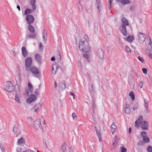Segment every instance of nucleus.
I'll return each mask as SVG.
<instances>
[{
    "instance_id": "obj_29",
    "label": "nucleus",
    "mask_w": 152,
    "mask_h": 152,
    "mask_svg": "<svg viewBox=\"0 0 152 152\" xmlns=\"http://www.w3.org/2000/svg\"><path fill=\"white\" fill-rule=\"evenodd\" d=\"M99 24L97 23H95L94 25V31L95 32H96L98 30Z\"/></svg>"
},
{
    "instance_id": "obj_35",
    "label": "nucleus",
    "mask_w": 152,
    "mask_h": 152,
    "mask_svg": "<svg viewBox=\"0 0 152 152\" xmlns=\"http://www.w3.org/2000/svg\"><path fill=\"white\" fill-rule=\"evenodd\" d=\"M15 99L17 102L19 103H20V99L17 95V93L15 95Z\"/></svg>"
},
{
    "instance_id": "obj_52",
    "label": "nucleus",
    "mask_w": 152,
    "mask_h": 152,
    "mask_svg": "<svg viewBox=\"0 0 152 152\" xmlns=\"http://www.w3.org/2000/svg\"><path fill=\"white\" fill-rule=\"evenodd\" d=\"M138 107V104H135L133 108V110L134 111L136 110H137Z\"/></svg>"
},
{
    "instance_id": "obj_24",
    "label": "nucleus",
    "mask_w": 152,
    "mask_h": 152,
    "mask_svg": "<svg viewBox=\"0 0 152 152\" xmlns=\"http://www.w3.org/2000/svg\"><path fill=\"white\" fill-rule=\"evenodd\" d=\"M17 83L15 85V88L14 90L16 92V94L17 93V92H18L20 90V86L18 84V82L16 81Z\"/></svg>"
},
{
    "instance_id": "obj_50",
    "label": "nucleus",
    "mask_w": 152,
    "mask_h": 152,
    "mask_svg": "<svg viewBox=\"0 0 152 152\" xmlns=\"http://www.w3.org/2000/svg\"><path fill=\"white\" fill-rule=\"evenodd\" d=\"M125 49L126 50V51L130 53L131 52V51L130 48L127 46H126L125 47Z\"/></svg>"
},
{
    "instance_id": "obj_7",
    "label": "nucleus",
    "mask_w": 152,
    "mask_h": 152,
    "mask_svg": "<svg viewBox=\"0 0 152 152\" xmlns=\"http://www.w3.org/2000/svg\"><path fill=\"white\" fill-rule=\"evenodd\" d=\"M26 18L27 23L29 25H30L33 23L34 20V17L31 15H27Z\"/></svg>"
},
{
    "instance_id": "obj_40",
    "label": "nucleus",
    "mask_w": 152,
    "mask_h": 152,
    "mask_svg": "<svg viewBox=\"0 0 152 152\" xmlns=\"http://www.w3.org/2000/svg\"><path fill=\"white\" fill-rule=\"evenodd\" d=\"M143 116L141 115H140L138 118V119L137 120L138 121V123H140V122L142 121L143 120Z\"/></svg>"
},
{
    "instance_id": "obj_60",
    "label": "nucleus",
    "mask_w": 152,
    "mask_h": 152,
    "mask_svg": "<svg viewBox=\"0 0 152 152\" xmlns=\"http://www.w3.org/2000/svg\"><path fill=\"white\" fill-rule=\"evenodd\" d=\"M70 95L71 96H73V99L75 98V95L71 91L70 92Z\"/></svg>"
},
{
    "instance_id": "obj_27",
    "label": "nucleus",
    "mask_w": 152,
    "mask_h": 152,
    "mask_svg": "<svg viewBox=\"0 0 152 152\" xmlns=\"http://www.w3.org/2000/svg\"><path fill=\"white\" fill-rule=\"evenodd\" d=\"M143 140L144 143H148L150 142L149 139L147 136H143Z\"/></svg>"
},
{
    "instance_id": "obj_45",
    "label": "nucleus",
    "mask_w": 152,
    "mask_h": 152,
    "mask_svg": "<svg viewBox=\"0 0 152 152\" xmlns=\"http://www.w3.org/2000/svg\"><path fill=\"white\" fill-rule=\"evenodd\" d=\"M141 62L143 63L144 62V60L140 56H138L137 58Z\"/></svg>"
},
{
    "instance_id": "obj_43",
    "label": "nucleus",
    "mask_w": 152,
    "mask_h": 152,
    "mask_svg": "<svg viewBox=\"0 0 152 152\" xmlns=\"http://www.w3.org/2000/svg\"><path fill=\"white\" fill-rule=\"evenodd\" d=\"M140 123H138V121H136L135 122V127H138L140 126Z\"/></svg>"
},
{
    "instance_id": "obj_39",
    "label": "nucleus",
    "mask_w": 152,
    "mask_h": 152,
    "mask_svg": "<svg viewBox=\"0 0 152 152\" xmlns=\"http://www.w3.org/2000/svg\"><path fill=\"white\" fill-rule=\"evenodd\" d=\"M121 152H126L127 149L126 148H124V146H122L121 148Z\"/></svg>"
},
{
    "instance_id": "obj_63",
    "label": "nucleus",
    "mask_w": 152,
    "mask_h": 152,
    "mask_svg": "<svg viewBox=\"0 0 152 152\" xmlns=\"http://www.w3.org/2000/svg\"><path fill=\"white\" fill-rule=\"evenodd\" d=\"M144 104H148V102L147 99H145L144 101Z\"/></svg>"
},
{
    "instance_id": "obj_46",
    "label": "nucleus",
    "mask_w": 152,
    "mask_h": 152,
    "mask_svg": "<svg viewBox=\"0 0 152 152\" xmlns=\"http://www.w3.org/2000/svg\"><path fill=\"white\" fill-rule=\"evenodd\" d=\"M13 130L15 133H17L18 132V127L16 126H14L13 128Z\"/></svg>"
},
{
    "instance_id": "obj_4",
    "label": "nucleus",
    "mask_w": 152,
    "mask_h": 152,
    "mask_svg": "<svg viewBox=\"0 0 152 152\" xmlns=\"http://www.w3.org/2000/svg\"><path fill=\"white\" fill-rule=\"evenodd\" d=\"M13 89V86L10 81H8L7 86L5 88V90L7 91L11 92Z\"/></svg>"
},
{
    "instance_id": "obj_58",
    "label": "nucleus",
    "mask_w": 152,
    "mask_h": 152,
    "mask_svg": "<svg viewBox=\"0 0 152 152\" xmlns=\"http://www.w3.org/2000/svg\"><path fill=\"white\" fill-rule=\"evenodd\" d=\"M31 6H32V9L34 11L35 10H36V7L35 4Z\"/></svg>"
},
{
    "instance_id": "obj_26",
    "label": "nucleus",
    "mask_w": 152,
    "mask_h": 152,
    "mask_svg": "<svg viewBox=\"0 0 152 152\" xmlns=\"http://www.w3.org/2000/svg\"><path fill=\"white\" fill-rule=\"evenodd\" d=\"M61 149L63 152H65L66 149V143L65 142H64L63 143L61 146Z\"/></svg>"
},
{
    "instance_id": "obj_14",
    "label": "nucleus",
    "mask_w": 152,
    "mask_h": 152,
    "mask_svg": "<svg viewBox=\"0 0 152 152\" xmlns=\"http://www.w3.org/2000/svg\"><path fill=\"white\" fill-rule=\"evenodd\" d=\"M37 36V34L36 33L29 34L26 35V37L28 39H34L36 38Z\"/></svg>"
},
{
    "instance_id": "obj_8",
    "label": "nucleus",
    "mask_w": 152,
    "mask_h": 152,
    "mask_svg": "<svg viewBox=\"0 0 152 152\" xmlns=\"http://www.w3.org/2000/svg\"><path fill=\"white\" fill-rule=\"evenodd\" d=\"M37 99V97L35 95L32 94L30 95V97L26 99V102L28 103L31 104L33 102L35 101Z\"/></svg>"
},
{
    "instance_id": "obj_56",
    "label": "nucleus",
    "mask_w": 152,
    "mask_h": 152,
    "mask_svg": "<svg viewBox=\"0 0 152 152\" xmlns=\"http://www.w3.org/2000/svg\"><path fill=\"white\" fill-rule=\"evenodd\" d=\"M112 0H109V2L110 3V4L109 5V10L111 8V2Z\"/></svg>"
},
{
    "instance_id": "obj_34",
    "label": "nucleus",
    "mask_w": 152,
    "mask_h": 152,
    "mask_svg": "<svg viewBox=\"0 0 152 152\" xmlns=\"http://www.w3.org/2000/svg\"><path fill=\"white\" fill-rule=\"evenodd\" d=\"M31 12V10L28 9H26L25 12L24 14L26 15H27L30 14Z\"/></svg>"
},
{
    "instance_id": "obj_18",
    "label": "nucleus",
    "mask_w": 152,
    "mask_h": 152,
    "mask_svg": "<svg viewBox=\"0 0 152 152\" xmlns=\"http://www.w3.org/2000/svg\"><path fill=\"white\" fill-rule=\"evenodd\" d=\"M125 40L129 42H132L134 39V37L132 35H130L127 38H125Z\"/></svg>"
},
{
    "instance_id": "obj_54",
    "label": "nucleus",
    "mask_w": 152,
    "mask_h": 152,
    "mask_svg": "<svg viewBox=\"0 0 152 152\" xmlns=\"http://www.w3.org/2000/svg\"><path fill=\"white\" fill-rule=\"evenodd\" d=\"M96 134H97L98 137H101V134L100 132L98 130L96 131Z\"/></svg>"
},
{
    "instance_id": "obj_59",
    "label": "nucleus",
    "mask_w": 152,
    "mask_h": 152,
    "mask_svg": "<svg viewBox=\"0 0 152 152\" xmlns=\"http://www.w3.org/2000/svg\"><path fill=\"white\" fill-rule=\"evenodd\" d=\"M39 48L40 49H42L43 48V46L42 44V43L40 42L39 43Z\"/></svg>"
},
{
    "instance_id": "obj_16",
    "label": "nucleus",
    "mask_w": 152,
    "mask_h": 152,
    "mask_svg": "<svg viewBox=\"0 0 152 152\" xmlns=\"http://www.w3.org/2000/svg\"><path fill=\"white\" fill-rule=\"evenodd\" d=\"M96 6L98 9V11L99 12L102 10V6L100 2V0H96Z\"/></svg>"
},
{
    "instance_id": "obj_23",
    "label": "nucleus",
    "mask_w": 152,
    "mask_h": 152,
    "mask_svg": "<svg viewBox=\"0 0 152 152\" xmlns=\"http://www.w3.org/2000/svg\"><path fill=\"white\" fill-rule=\"evenodd\" d=\"M125 113L127 114H129L130 113V110L129 108V106L128 104H126L124 107Z\"/></svg>"
},
{
    "instance_id": "obj_51",
    "label": "nucleus",
    "mask_w": 152,
    "mask_h": 152,
    "mask_svg": "<svg viewBox=\"0 0 152 152\" xmlns=\"http://www.w3.org/2000/svg\"><path fill=\"white\" fill-rule=\"evenodd\" d=\"M34 94H35V96H38L39 95V92L38 89H36L34 92Z\"/></svg>"
},
{
    "instance_id": "obj_10",
    "label": "nucleus",
    "mask_w": 152,
    "mask_h": 152,
    "mask_svg": "<svg viewBox=\"0 0 152 152\" xmlns=\"http://www.w3.org/2000/svg\"><path fill=\"white\" fill-rule=\"evenodd\" d=\"M140 126L143 130L147 129L148 127V122L145 121H142L141 123Z\"/></svg>"
},
{
    "instance_id": "obj_38",
    "label": "nucleus",
    "mask_w": 152,
    "mask_h": 152,
    "mask_svg": "<svg viewBox=\"0 0 152 152\" xmlns=\"http://www.w3.org/2000/svg\"><path fill=\"white\" fill-rule=\"evenodd\" d=\"M78 10L79 12H81L83 11V7L79 3V4L78 5Z\"/></svg>"
},
{
    "instance_id": "obj_20",
    "label": "nucleus",
    "mask_w": 152,
    "mask_h": 152,
    "mask_svg": "<svg viewBox=\"0 0 152 152\" xmlns=\"http://www.w3.org/2000/svg\"><path fill=\"white\" fill-rule=\"evenodd\" d=\"M150 43H149L150 45L151 46V49L150 50H147L149 52V53H148V56L149 57L152 59V42L151 41V39H150Z\"/></svg>"
},
{
    "instance_id": "obj_48",
    "label": "nucleus",
    "mask_w": 152,
    "mask_h": 152,
    "mask_svg": "<svg viewBox=\"0 0 152 152\" xmlns=\"http://www.w3.org/2000/svg\"><path fill=\"white\" fill-rule=\"evenodd\" d=\"M142 70L144 73L145 74L147 73V70L146 68H143Z\"/></svg>"
},
{
    "instance_id": "obj_64",
    "label": "nucleus",
    "mask_w": 152,
    "mask_h": 152,
    "mask_svg": "<svg viewBox=\"0 0 152 152\" xmlns=\"http://www.w3.org/2000/svg\"><path fill=\"white\" fill-rule=\"evenodd\" d=\"M68 149L69 152H74L73 150L70 147H69Z\"/></svg>"
},
{
    "instance_id": "obj_17",
    "label": "nucleus",
    "mask_w": 152,
    "mask_h": 152,
    "mask_svg": "<svg viewBox=\"0 0 152 152\" xmlns=\"http://www.w3.org/2000/svg\"><path fill=\"white\" fill-rule=\"evenodd\" d=\"M134 80L133 78H130L129 80V85L131 88H134Z\"/></svg>"
},
{
    "instance_id": "obj_5",
    "label": "nucleus",
    "mask_w": 152,
    "mask_h": 152,
    "mask_svg": "<svg viewBox=\"0 0 152 152\" xmlns=\"http://www.w3.org/2000/svg\"><path fill=\"white\" fill-rule=\"evenodd\" d=\"M34 126L36 128L38 129H42V127L41 125L40 120L38 118L35 121L34 123Z\"/></svg>"
},
{
    "instance_id": "obj_62",
    "label": "nucleus",
    "mask_w": 152,
    "mask_h": 152,
    "mask_svg": "<svg viewBox=\"0 0 152 152\" xmlns=\"http://www.w3.org/2000/svg\"><path fill=\"white\" fill-rule=\"evenodd\" d=\"M92 107L94 108L95 107V103L94 102H93L92 103Z\"/></svg>"
},
{
    "instance_id": "obj_44",
    "label": "nucleus",
    "mask_w": 152,
    "mask_h": 152,
    "mask_svg": "<svg viewBox=\"0 0 152 152\" xmlns=\"http://www.w3.org/2000/svg\"><path fill=\"white\" fill-rule=\"evenodd\" d=\"M40 107L41 104L40 103H38L35 104V108H36L38 109Z\"/></svg>"
},
{
    "instance_id": "obj_3",
    "label": "nucleus",
    "mask_w": 152,
    "mask_h": 152,
    "mask_svg": "<svg viewBox=\"0 0 152 152\" xmlns=\"http://www.w3.org/2000/svg\"><path fill=\"white\" fill-rule=\"evenodd\" d=\"M32 62V59L31 57L27 58L25 60V65L26 68L30 67Z\"/></svg>"
},
{
    "instance_id": "obj_49",
    "label": "nucleus",
    "mask_w": 152,
    "mask_h": 152,
    "mask_svg": "<svg viewBox=\"0 0 152 152\" xmlns=\"http://www.w3.org/2000/svg\"><path fill=\"white\" fill-rule=\"evenodd\" d=\"M146 134V133L145 131H142L141 132V135L143 137V136H145Z\"/></svg>"
},
{
    "instance_id": "obj_31",
    "label": "nucleus",
    "mask_w": 152,
    "mask_h": 152,
    "mask_svg": "<svg viewBox=\"0 0 152 152\" xmlns=\"http://www.w3.org/2000/svg\"><path fill=\"white\" fill-rule=\"evenodd\" d=\"M57 58H56V60L58 62H60L61 60V56L59 54V52L58 50L57 52Z\"/></svg>"
},
{
    "instance_id": "obj_32",
    "label": "nucleus",
    "mask_w": 152,
    "mask_h": 152,
    "mask_svg": "<svg viewBox=\"0 0 152 152\" xmlns=\"http://www.w3.org/2000/svg\"><path fill=\"white\" fill-rule=\"evenodd\" d=\"M28 86L29 89L31 92H32L33 91V88L32 85L30 83H28Z\"/></svg>"
},
{
    "instance_id": "obj_1",
    "label": "nucleus",
    "mask_w": 152,
    "mask_h": 152,
    "mask_svg": "<svg viewBox=\"0 0 152 152\" xmlns=\"http://www.w3.org/2000/svg\"><path fill=\"white\" fill-rule=\"evenodd\" d=\"M85 40H81L79 44L78 48L79 50L85 53L89 52L90 51V48L88 43V37L86 35L84 36Z\"/></svg>"
},
{
    "instance_id": "obj_11",
    "label": "nucleus",
    "mask_w": 152,
    "mask_h": 152,
    "mask_svg": "<svg viewBox=\"0 0 152 152\" xmlns=\"http://www.w3.org/2000/svg\"><path fill=\"white\" fill-rule=\"evenodd\" d=\"M59 67L56 64H53L52 66L51 74L53 75L56 74V72Z\"/></svg>"
},
{
    "instance_id": "obj_2",
    "label": "nucleus",
    "mask_w": 152,
    "mask_h": 152,
    "mask_svg": "<svg viewBox=\"0 0 152 152\" xmlns=\"http://www.w3.org/2000/svg\"><path fill=\"white\" fill-rule=\"evenodd\" d=\"M121 24L119 27L120 32L124 36H126L127 35V30L126 26H129V23L127 19L123 17L121 19Z\"/></svg>"
},
{
    "instance_id": "obj_33",
    "label": "nucleus",
    "mask_w": 152,
    "mask_h": 152,
    "mask_svg": "<svg viewBox=\"0 0 152 152\" xmlns=\"http://www.w3.org/2000/svg\"><path fill=\"white\" fill-rule=\"evenodd\" d=\"M23 143V137L20 138L18 141L17 144H21Z\"/></svg>"
},
{
    "instance_id": "obj_15",
    "label": "nucleus",
    "mask_w": 152,
    "mask_h": 152,
    "mask_svg": "<svg viewBox=\"0 0 152 152\" xmlns=\"http://www.w3.org/2000/svg\"><path fill=\"white\" fill-rule=\"evenodd\" d=\"M34 57L36 60L40 64L42 63V58L38 54H36Z\"/></svg>"
},
{
    "instance_id": "obj_42",
    "label": "nucleus",
    "mask_w": 152,
    "mask_h": 152,
    "mask_svg": "<svg viewBox=\"0 0 152 152\" xmlns=\"http://www.w3.org/2000/svg\"><path fill=\"white\" fill-rule=\"evenodd\" d=\"M36 3L35 0H30V4L31 5H35Z\"/></svg>"
},
{
    "instance_id": "obj_37",
    "label": "nucleus",
    "mask_w": 152,
    "mask_h": 152,
    "mask_svg": "<svg viewBox=\"0 0 152 152\" xmlns=\"http://www.w3.org/2000/svg\"><path fill=\"white\" fill-rule=\"evenodd\" d=\"M29 93V90L28 89L26 88L25 89V91L24 94L26 96H28V95Z\"/></svg>"
},
{
    "instance_id": "obj_19",
    "label": "nucleus",
    "mask_w": 152,
    "mask_h": 152,
    "mask_svg": "<svg viewBox=\"0 0 152 152\" xmlns=\"http://www.w3.org/2000/svg\"><path fill=\"white\" fill-rule=\"evenodd\" d=\"M59 89L61 91L64 90L66 88V86L64 83H59L58 85Z\"/></svg>"
},
{
    "instance_id": "obj_9",
    "label": "nucleus",
    "mask_w": 152,
    "mask_h": 152,
    "mask_svg": "<svg viewBox=\"0 0 152 152\" xmlns=\"http://www.w3.org/2000/svg\"><path fill=\"white\" fill-rule=\"evenodd\" d=\"M30 71L34 74L38 75L39 72L38 68L35 66H31L30 68Z\"/></svg>"
},
{
    "instance_id": "obj_55",
    "label": "nucleus",
    "mask_w": 152,
    "mask_h": 152,
    "mask_svg": "<svg viewBox=\"0 0 152 152\" xmlns=\"http://www.w3.org/2000/svg\"><path fill=\"white\" fill-rule=\"evenodd\" d=\"M143 82H142V81H140L139 85V86H140V88H141L142 87V86L143 85Z\"/></svg>"
},
{
    "instance_id": "obj_21",
    "label": "nucleus",
    "mask_w": 152,
    "mask_h": 152,
    "mask_svg": "<svg viewBox=\"0 0 152 152\" xmlns=\"http://www.w3.org/2000/svg\"><path fill=\"white\" fill-rule=\"evenodd\" d=\"M118 2H121V3L123 5L129 3V0H116Z\"/></svg>"
},
{
    "instance_id": "obj_6",
    "label": "nucleus",
    "mask_w": 152,
    "mask_h": 152,
    "mask_svg": "<svg viewBox=\"0 0 152 152\" xmlns=\"http://www.w3.org/2000/svg\"><path fill=\"white\" fill-rule=\"evenodd\" d=\"M138 35L140 42L141 43H142L145 39V35L143 33L141 32L138 33Z\"/></svg>"
},
{
    "instance_id": "obj_13",
    "label": "nucleus",
    "mask_w": 152,
    "mask_h": 152,
    "mask_svg": "<svg viewBox=\"0 0 152 152\" xmlns=\"http://www.w3.org/2000/svg\"><path fill=\"white\" fill-rule=\"evenodd\" d=\"M21 51L22 55L25 58L28 56V53L25 47L23 46L22 48Z\"/></svg>"
},
{
    "instance_id": "obj_57",
    "label": "nucleus",
    "mask_w": 152,
    "mask_h": 152,
    "mask_svg": "<svg viewBox=\"0 0 152 152\" xmlns=\"http://www.w3.org/2000/svg\"><path fill=\"white\" fill-rule=\"evenodd\" d=\"M23 152H35L31 150L30 149H28L24 151Z\"/></svg>"
},
{
    "instance_id": "obj_30",
    "label": "nucleus",
    "mask_w": 152,
    "mask_h": 152,
    "mask_svg": "<svg viewBox=\"0 0 152 152\" xmlns=\"http://www.w3.org/2000/svg\"><path fill=\"white\" fill-rule=\"evenodd\" d=\"M129 96L131 97V99L132 101L134 100L135 97L134 95V93L133 91H131L129 94Z\"/></svg>"
},
{
    "instance_id": "obj_22",
    "label": "nucleus",
    "mask_w": 152,
    "mask_h": 152,
    "mask_svg": "<svg viewBox=\"0 0 152 152\" xmlns=\"http://www.w3.org/2000/svg\"><path fill=\"white\" fill-rule=\"evenodd\" d=\"M27 27L28 29L31 33H34L35 31V30L34 27L32 26L28 25Z\"/></svg>"
},
{
    "instance_id": "obj_12",
    "label": "nucleus",
    "mask_w": 152,
    "mask_h": 152,
    "mask_svg": "<svg viewBox=\"0 0 152 152\" xmlns=\"http://www.w3.org/2000/svg\"><path fill=\"white\" fill-rule=\"evenodd\" d=\"M97 55L101 59H104V52L101 49H98L97 51Z\"/></svg>"
},
{
    "instance_id": "obj_36",
    "label": "nucleus",
    "mask_w": 152,
    "mask_h": 152,
    "mask_svg": "<svg viewBox=\"0 0 152 152\" xmlns=\"http://www.w3.org/2000/svg\"><path fill=\"white\" fill-rule=\"evenodd\" d=\"M145 143L142 140H140L138 142L137 145L139 146H142L144 145Z\"/></svg>"
},
{
    "instance_id": "obj_47",
    "label": "nucleus",
    "mask_w": 152,
    "mask_h": 152,
    "mask_svg": "<svg viewBox=\"0 0 152 152\" xmlns=\"http://www.w3.org/2000/svg\"><path fill=\"white\" fill-rule=\"evenodd\" d=\"M148 105H147V104H144V107L146 108L145 111L146 113H148L149 111V110H148Z\"/></svg>"
},
{
    "instance_id": "obj_53",
    "label": "nucleus",
    "mask_w": 152,
    "mask_h": 152,
    "mask_svg": "<svg viewBox=\"0 0 152 152\" xmlns=\"http://www.w3.org/2000/svg\"><path fill=\"white\" fill-rule=\"evenodd\" d=\"M72 116L73 119H75L76 118V115L75 113H73L72 114Z\"/></svg>"
},
{
    "instance_id": "obj_41",
    "label": "nucleus",
    "mask_w": 152,
    "mask_h": 152,
    "mask_svg": "<svg viewBox=\"0 0 152 152\" xmlns=\"http://www.w3.org/2000/svg\"><path fill=\"white\" fill-rule=\"evenodd\" d=\"M147 150L148 152H152V147L151 146H148L147 147Z\"/></svg>"
},
{
    "instance_id": "obj_28",
    "label": "nucleus",
    "mask_w": 152,
    "mask_h": 152,
    "mask_svg": "<svg viewBox=\"0 0 152 152\" xmlns=\"http://www.w3.org/2000/svg\"><path fill=\"white\" fill-rule=\"evenodd\" d=\"M111 128L113 129V131H112V133H113L114 132H115L117 129V126L115 124L113 123L112 124L111 126Z\"/></svg>"
},
{
    "instance_id": "obj_25",
    "label": "nucleus",
    "mask_w": 152,
    "mask_h": 152,
    "mask_svg": "<svg viewBox=\"0 0 152 152\" xmlns=\"http://www.w3.org/2000/svg\"><path fill=\"white\" fill-rule=\"evenodd\" d=\"M83 57L86 59L87 62H90V55L87 54H83Z\"/></svg>"
},
{
    "instance_id": "obj_61",
    "label": "nucleus",
    "mask_w": 152,
    "mask_h": 152,
    "mask_svg": "<svg viewBox=\"0 0 152 152\" xmlns=\"http://www.w3.org/2000/svg\"><path fill=\"white\" fill-rule=\"evenodd\" d=\"M47 32L46 31L45 29H44L43 32V35H44L45 36H47Z\"/></svg>"
}]
</instances>
